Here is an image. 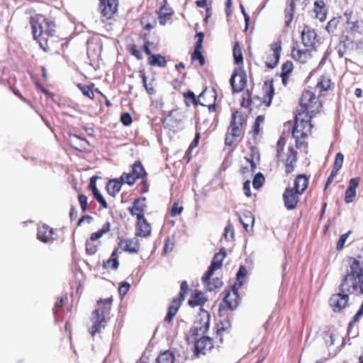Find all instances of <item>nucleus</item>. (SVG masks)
<instances>
[{
    "instance_id": "21",
    "label": "nucleus",
    "mask_w": 363,
    "mask_h": 363,
    "mask_svg": "<svg viewBox=\"0 0 363 363\" xmlns=\"http://www.w3.org/2000/svg\"><path fill=\"white\" fill-rule=\"evenodd\" d=\"M151 233V226L144 218L137 220L136 235L140 237H147Z\"/></svg>"
},
{
    "instance_id": "52",
    "label": "nucleus",
    "mask_w": 363,
    "mask_h": 363,
    "mask_svg": "<svg viewBox=\"0 0 363 363\" xmlns=\"http://www.w3.org/2000/svg\"><path fill=\"white\" fill-rule=\"evenodd\" d=\"M130 287V284H128V282H123L118 289L120 295L122 296H125L127 294V292L128 291Z\"/></svg>"
},
{
    "instance_id": "56",
    "label": "nucleus",
    "mask_w": 363,
    "mask_h": 363,
    "mask_svg": "<svg viewBox=\"0 0 363 363\" xmlns=\"http://www.w3.org/2000/svg\"><path fill=\"white\" fill-rule=\"evenodd\" d=\"M359 181L360 179L358 177L351 179L347 189L356 191V189L359 184Z\"/></svg>"
},
{
    "instance_id": "39",
    "label": "nucleus",
    "mask_w": 363,
    "mask_h": 363,
    "mask_svg": "<svg viewBox=\"0 0 363 363\" xmlns=\"http://www.w3.org/2000/svg\"><path fill=\"white\" fill-rule=\"evenodd\" d=\"M264 182V177L261 173H257L252 182L253 187L256 189L260 188Z\"/></svg>"
},
{
    "instance_id": "8",
    "label": "nucleus",
    "mask_w": 363,
    "mask_h": 363,
    "mask_svg": "<svg viewBox=\"0 0 363 363\" xmlns=\"http://www.w3.org/2000/svg\"><path fill=\"white\" fill-rule=\"evenodd\" d=\"M230 82L233 92L242 91L247 84V77L244 70L240 67L235 68Z\"/></svg>"
},
{
    "instance_id": "28",
    "label": "nucleus",
    "mask_w": 363,
    "mask_h": 363,
    "mask_svg": "<svg viewBox=\"0 0 363 363\" xmlns=\"http://www.w3.org/2000/svg\"><path fill=\"white\" fill-rule=\"evenodd\" d=\"M89 187L92 191V193L94 196V198L101 203V205L104 208H108V204L103 197V196L100 194L99 191L97 189L95 183L93 182V180L91 181L89 184Z\"/></svg>"
},
{
    "instance_id": "26",
    "label": "nucleus",
    "mask_w": 363,
    "mask_h": 363,
    "mask_svg": "<svg viewBox=\"0 0 363 363\" xmlns=\"http://www.w3.org/2000/svg\"><path fill=\"white\" fill-rule=\"evenodd\" d=\"M314 12L315 17L320 21H323L326 18L325 5L323 0H317L314 3Z\"/></svg>"
},
{
    "instance_id": "15",
    "label": "nucleus",
    "mask_w": 363,
    "mask_h": 363,
    "mask_svg": "<svg viewBox=\"0 0 363 363\" xmlns=\"http://www.w3.org/2000/svg\"><path fill=\"white\" fill-rule=\"evenodd\" d=\"M301 37L303 45L306 48L313 49L316 40V33L315 30L306 26L302 31Z\"/></svg>"
},
{
    "instance_id": "47",
    "label": "nucleus",
    "mask_w": 363,
    "mask_h": 363,
    "mask_svg": "<svg viewBox=\"0 0 363 363\" xmlns=\"http://www.w3.org/2000/svg\"><path fill=\"white\" fill-rule=\"evenodd\" d=\"M247 274V269L245 267L241 266L237 273V280L239 282L240 285H242V279H244V277Z\"/></svg>"
},
{
    "instance_id": "23",
    "label": "nucleus",
    "mask_w": 363,
    "mask_h": 363,
    "mask_svg": "<svg viewBox=\"0 0 363 363\" xmlns=\"http://www.w3.org/2000/svg\"><path fill=\"white\" fill-rule=\"evenodd\" d=\"M238 291L235 289H233L231 291H228L226 294L223 299V302L230 309L232 310L238 306Z\"/></svg>"
},
{
    "instance_id": "43",
    "label": "nucleus",
    "mask_w": 363,
    "mask_h": 363,
    "mask_svg": "<svg viewBox=\"0 0 363 363\" xmlns=\"http://www.w3.org/2000/svg\"><path fill=\"white\" fill-rule=\"evenodd\" d=\"M78 87L80 89L84 96L90 99L94 97V94L90 86L78 84Z\"/></svg>"
},
{
    "instance_id": "41",
    "label": "nucleus",
    "mask_w": 363,
    "mask_h": 363,
    "mask_svg": "<svg viewBox=\"0 0 363 363\" xmlns=\"http://www.w3.org/2000/svg\"><path fill=\"white\" fill-rule=\"evenodd\" d=\"M343 160V155L340 152H338L335 156L333 169L339 171L342 166Z\"/></svg>"
},
{
    "instance_id": "61",
    "label": "nucleus",
    "mask_w": 363,
    "mask_h": 363,
    "mask_svg": "<svg viewBox=\"0 0 363 363\" xmlns=\"http://www.w3.org/2000/svg\"><path fill=\"white\" fill-rule=\"evenodd\" d=\"M131 53L138 60H141L143 58V55L141 52L139 50H138L135 46H133L131 48Z\"/></svg>"
},
{
    "instance_id": "38",
    "label": "nucleus",
    "mask_w": 363,
    "mask_h": 363,
    "mask_svg": "<svg viewBox=\"0 0 363 363\" xmlns=\"http://www.w3.org/2000/svg\"><path fill=\"white\" fill-rule=\"evenodd\" d=\"M264 117L263 116L260 115L257 117L255 124H254V129H253L255 135H259L261 133L262 128L260 126L264 123Z\"/></svg>"
},
{
    "instance_id": "16",
    "label": "nucleus",
    "mask_w": 363,
    "mask_h": 363,
    "mask_svg": "<svg viewBox=\"0 0 363 363\" xmlns=\"http://www.w3.org/2000/svg\"><path fill=\"white\" fill-rule=\"evenodd\" d=\"M313 50L309 48L305 49L294 48L291 55L294 60L299 61L301 63H305L311 58Z\"/></svg>"
},
{
    "instance_id": "37",
    "label": "nucleus",
    "mask_w": 363,
    "mask_h": 363,
    "mask_svg": "<svg viewBox=\"0 0 363 363\" xmlns=\"http://www.w3.org/2000/svg\"><path fill=\"white\" fill-rule=\"evenodd\" d=\"M133 173L135 177L138 178H142L145 174V172L140 162H135L133 167Z\"/></svg>"
},
{
    "instance_id": "53",
    "label": "nucleus",
    "mask_w": 363,
    "mask_h": 363,
    "mask_svg": "<svg viewBox=\"0 0 363 363\" xmlns=\"http://www.w3.org/2000/svg\"><path fill=\"white\" fill-rule=\"evenodd\" d=\"M121 121L125 125H129L132 123V117L128 113H124L121 116Z\"/></svg>"
},
{
    "instance_id": "1",
    "label": "nucleus",
    "mask_w": 363,
    "mask_h": 363,
    "mask_svg": "<svg viewBox=\"0 0 363 363\" xmlns=\"http://www.w3.org/2000/svg\"><path fill=\"white\" fill-rule=\"evenodd\" d=\"M339 293L330 298V305L335 312L344 308L349 301V294H363V264L354 258L347 261L345 275L339 286Z\"/></svg>"
},
{
    "instance_id": "3",
    "label": "nucleus",
    "mask_w": 363,
    "mask_h": 363,
    "mask_svg": "<svg viewBox=\"0 0 363 363\" xmlns=\"http://www.w3.org/2000/svg\"><path fill=\"white\" fill-rule=\"evenodd\" d=\"M30 23L35 39L40 38L46 40L48 37L52 36L55 32V23L41 14L31 16Z\"/></svg>"
},
{
    "instance_id": "11",
    "label": "nucleus",
    "mask_w": 363,
    "mask_h": 363,
    "mask_svg": "<svg viewBox=\"0 0 363 363\" xmlns=\"http://www.w3.org/2000/svg\"><path fill=\"white\" fill-rule=\"evenodd\" d=\"M299 195L301 194H298L294 189H286L283 194V199L287 209L293 210L296 207Z\"/></svg>"
},
{
    "instance_id": "22",
    "label": "nucleus",
    "mask_w": 363,
    "mask_h": 363,
    "mask_svg": "<svg viewBox=\"0 0 363 363\" xmlns=\"http://www.w3.org/2000/svg\"><path fill=\"white\" fill-rule=\"evenodd\" d=\"M208 94V91L206 90L201 93L199 96L198 100L196 99V96L193 91H189L186 93L184 94V96L186 99V106H190V104L196 105L198 104L201 106H205V104L202 102V99L205 97V96Z\"/></svg>"
},
{
    "instance_id": "46",
    "label": "nucleus",
    "mask_w": 363,
    "mask_h": 363,
    "mask_svg": "<svg viewBox=\"0 0 363 363\" xmlns=\"http://www.w3.org/2000/svg\"><path fill=\"white\" fill-rule=\"evenodd\" d=\"M141 23L143 25V28L145 30H151L156 25V21L152 19L151 21H147L145 17H143L141 19Z\"/></svg>"
},
{
    "instance_id": "36",
    "label": "nucleus",
    "mask_w": 363,
    "mask_h": 363,
    "mask_svg": "<svg viewBox=\"0 0 363 363\" xmlns=\"http://www.w3.org/2000/svg\"><path fill=\"white\" fill-rule=\"evenodd\" d=\"M203 284L206 285L208 291H213L215 289L221 287L223 282L220 279L216 278L213 279L212 281H210L208 279L206 283Z\"/></svg>"
},
{
    "instance_id": "13",
    "label": "nucleus",
    "mask_w": 363,
    "mask_h": 363,
    "mask_svg": "<svg viewBox=\"0 0 363 363\" xmlns=\"http://www.w3.org/2000/svg\"><path fill=\"white\" fill-rule=\"evenodd\" d=\"M119 247L131 254H137L140 250V242L136 238L132 239H123L118 243Z\"/></svg>"
},
{
    "instance_id": "35",
    "label": "nucleus",
    "mask_w": 363,
    "mask_h": 363,
    "mask_svg": "<svg viewBox=\"0 0 363 363\" xmlns=\"http://www.w3.org/2000/svg\"><path fill=\"white\" fill-rule=\"evenodd\" d=\"M233 57L235 62L237 65H240L242 63L243 57L242 53L241 50V48L238 43H235L233 47Z\"/></svg>"
},
{
    "instance_id": "50",
    "label": "nucleus",
    "mask_w": 363,
    "mask_h": 363,
    "mask_svg": "<svg viewBox=\"0 0 363 363\" xmlns=\"http://www.w3.org/2000/svg\"><path fill=\"white\" fill-rule=\"evenodd\" d=\"M350 233V232H348L347 233L342 234L340 236V239H339V240H338V242L337 243V247H337V250H340L342 249V247H343V246H344V245H345V242H346V240H347V239L348 238V235H349Z\"/></svg>"
},
{
    "instance_id": "32",
    "label": "nucleus",
    "mask_w": 363,
    "mask_h": 363,
    "mask_svg": "<svg viewBox=\"0 0 363 363\" xmlns=\"http://www.w3.org/2000/svg\"><path fill=\"white\" fill-rule=\"evenodd\" d=\"M118 252V250L115 249L114 251L111 254V259H108L104 263V267L111 268L112 269H118V265H119V262H118V257H117Z\"/></svg>"
},
{
    "instance_id": "27",
    "label": "nucleus",
    "mask_w": 363,
    "mask_h": 363,
    "mask_svg": "<svg viewBox=\"0 0 363 363\" xmlns=\"http://www.w3.org/2000/svg\"><path fill=\"white\" fill-rule=\"evenodd\" d=\"M149 64L152 66L164 67L167 65V61L164 57L161 55H150Z\"/></svg>"
},
{
    "instance_id": "54",
    "label": "nucleus",
    "mask_w": 363,
    "mask_h": 363,
    "mask_svg": "<svg viewBox=\"0 0 363 363\" xmlns=\"http://www.w3.org/2000/svg\"><path fill=\"white\" fill-rule=\"evenodd\" d=\"M183 211L182 206H179L178 203H174L171 209V216H175L179 215Z\"/></svg>"
},
{
    "instance_id": "19",
    "label": "nucleus",
    "mask_w": 363,
    "mask_h": 363,
    "mask_svg": "<svg viewBox=\"0 0 363 363\" xmlns=\"http://www.w3.org/2000/svg\"><path fill=\"white\" fill-rule=\"evenodd\" d=\"M271 51L273 52V60L271 62H267L266 65L269 68H274L278 63L281 50V42L277 40L270 45Z\"/></svg>"
},
{
    "instance_id": "24",
    "label": "nucleus",
    "mask_w": 363,
    "mask_h": 363,
    "mask_svg": "<svg viewBox=\"0 0 363 363\" xmlns=\"http://www.w3.org/2000/svg\"><path fill=\"white\" fill-rule=\"evenodd\" d=\"M296 162V152L292 147H289V154L285 160L286 174H289L294 171V163Z\"/></svg>"
},
{
    "instance_id": "64",
    "label": "nucleus",
    "mask_w": 363,
    "mask_h": 363,
    "mask_svg": "<svg viewBox=\"0 0 363 363\" xmlns=\"http://www.w3.org/2000/svg\"><path fill=\"white\" fill-rule=\"evenodd\" d=\"M337 170L333 169L325 185V188L333 182L334 177L336 176L337 173Z\"/></svg>"
},
{
    "instance_id": "33",
    "label": "nucleus",
    "mask_w": 363,
    "mask_h": 363,
    "mask_svg": "<svg viewBox=\"0 0 363 363\" xmlns=\"http://www.w3.org/2000/svg\"><path fill=\"white\" fill-rule=\"evenodd\" d=\"M295 9V0H289V4L285 9L286 24L289 25L294 18V11Z\"/></svg>"
},
{
    "instance_id": "9",
    "label": "nucleus",
    "mask_w": 363,
    "mask_h": 363,
    "mask_svg": "<svg viewBox=\"0 0 363 363\" xmlns=\"http://www.w3.org/2000/svg\"><path fill=\"white\" fill-rule=\"evenodd\" d=\"M185 119L184 113L179 109H173L162 119V123L171 128L181 127Z\"/></svg>"
},
{
    "instance_id": "10",
    "label": "nucleus",
    "mask_w": 363,
    "mask_h": 363,
    "mask_svg": "<svg viewBox=\"0 0 363 363\" xmlns=\"http://www.w3.org/2000/svg\"><path fill=\"white\" fill-rule=\"evenodd\" d=\"M226 256L225 249H220V252L215 255L213 261L207 272L202 277L203 283H206L211 276L214 274L215 270L218 269L221 267L223 259Z\"/></svg>"
},
{
    "instance_id": "12",
    "label": "nucleus",
    "mask_w": 363,
    "mask_h": 363,
    "mask_svg": "<svg viewBox=\"0 0 363 363\" xmlns=\"http://www.w3.org/2000/svg\"><path fill=\"white\" fill-rule=\"evenodd\" d=\"M118 0H101V13L106 19L111 18L118 10Z\"/></svg>"
},
{
    "instance_id": "62",
    "label": "nucleus",
    "mask_w": 363,
    "mask_h": 363,
    "mask_svg": "<svg viewBox=\"0 0 363 363\" xmlns=\"http://www.w3.org/2000/svg\"><path fill=\"white\" fill-rule=\"evenodd\" d=\"M243 191H244V193L247 196H251V193H250V181H246L244 184H243Z\"/></svg>"
},
{
    "instance_id": "29",
    "label": "nucleus",
    "mask_w": 363,
    "mask_h": 363,
    "mask_svg": "<svg viewBox=\"0 0 363 363\" xmlns=\"http://www.w3.org/2000/svg\"><path fill=\"white\" fill-rule=\"evenodd\" d=\"M174 355L172 352L165 351L157 357L155 363H174Z\"/></svg>"
},
{
    "instance_id": "63",
    "label": "nucleus",
    "mask_w": 363,
    "mask_h": 363,
    "mask_svg": "<svg viewBox=\"0 0 363 363\" xmlns=\"http://www.w3.org/2000/svg\"><path fill=\"white\" fill-rule=\"evenodd\" d=\"M285 142L284 138H280L277 142V157H280V152L283 150V147L284 146Z\"/></svg>"
},
{
    "instance_id": "57",
    "label": "nucleus",
    "mask_w": 363,
    "mask_h": 363,
    "mask_svg": "<svg viewBox=\"0 0 363 363\" xmlns=\"http://www.w3.org/2000/svg\"><path fill=\"white\" fill-rule=\"evenodd\" d=\"M79 202L80 203L82 210L85 211L87 208V198L83 194L79 195Z\"/></svg>"
},
{
    "instance_id": "18",
    "label": "nucleus",
    "mask_w": 363,
    "mask_h": 363,
    "mask_svg": "<svg viewBox=\"0 0 363 363\" xmlns=\"http://www.w3.org/2000/svg\"><path fill=\"white\" fill-rule=\"evenodd\" d=\"M53 229L46 225H40L38 228L37 238L43 242H49L53 240Z\"/></svg>"
},
{
    "instance_id": "49",
    "label": "nucleus",
    "mask_w": 363,
    "mask_h": 363,
    "mask_svg": "<svg viewBox=\"0 0 363 363\" xmlns=\"http://www.w3.org/2000/svg\"><path fill=\"white\" fill-rule=\"evenodd\" d=\"M224 236L227 240H230L233 238L234 230L231 225H228L225 227Z\"/></svg>"
},
{
    "instance_id": "42",
    "label": "nucleus",
    "mask_w": 363,
    "mask_h": 363,
    "mask_svg": "<svg viewBox=\"0 0 363 363\" xmlns=\"http://www.w3.org/2000/svg\"><path fill=\"white\" fill-rule=\"evenodd\" d=\"M293 70V63L291 61H286L283 64L281 67V74L284 75H289Z\"/></svg>"
},
{
    "instance_id": "14",
    "label": "nucleus",
    "mask_w": 363,
    "mask_h": 363,
    "mask_svg": "<svg viewBox=\"0 0 363 363\" xmlns=\"http://www.w3.org/2000/svg\"><path fill=\"white\" fill-rule=\"evenodd\" d=\"M213 347L212 340L207 337L200 338L195 345V354L197 357L201 354H206Z\"/></svg>"
},
{
    "instance_id": "59",
    "label": "nucleus",
    "mask_w": 363,
    "mask_h": 363,
    "mask_svg": "<svg viewBox=\"0 0 363 363\" xmlns=\"http://www.w3.org/2000/svg\"><path fill=\"white\" fill-rule=\"evenodd\" d=\"M337 21L335 19H333L328 23L326 30L328 31V33L333 32L334 29L337 26Z\"/></svg>"
},
{
    "instance_id": "30",
    "label": "nucleus",
    "mask_w": 363,
    "mask_h": 363,
    "mask_svg": "<svg viewBox=\"0 0 363 363\" xmlns=\"http://www.w3.org/2000/svg\"><path fill=\"white\" fill-rule=\"evenodd\" d=\"M206 299L204 295L201 291H196L189 300V304L191 306H197L202 305L205 302Z\"/></svg>"
},
{
    "instance_id": "4",
    "label": "nucleus",
    "mask_w": 363,
    "mask_h": 363,
    "mask_svg": "<svg viewBox=\"0 0 363 363\" xmlns=\"http://www.w3.org/2000/svg\"><path fill=\"white\" fill-rule=\"evenodd\" d=\"M112 298H108L104 300H99L97 302V308L94 310L91 316L93 325L89 329L92 336L96 333H100L101 329L105 327V317L111 310Z\"/></svg>"
},
{
    "instance_id": "17",
    "label": "nucleus",
    "mask_w": 363,
    "mask_h": 363,
    "mask_svg": "<svg viewBox=\"0 0 363 363\" xmlns=\"http://www.w3.org/2000/svg\"><path fill=\"white\" fill-rule=\"evenodd\" d=\"M196 38L197 39L195 45V49L192 54L191 58L193 60H198L199 61L200 65H204V57L201 53L202 48V43L204 38V34L202 32L198 33L196 35Z\"/></svg>"
},
{
    "instance_id": "20",
    "label": "nucleus",
    "mask_w": 363,
    "mask_h": 363,
    "mask_svg": "<svg viewBox=\"0 0 363 363\" xmlns=\"http://www.w3.org/2000/svg\"><path fill=\"white\" fill-rule=\"evenodd\" d=\"M145 208V199H136L133 202L132 207L129 208V211L133 216H136L137 219L144 218V211Z\"/></svg>"
},
{
    "instance_id": "5",
    "label": "nucleus",
    "mask_w": 363,
    "mask_h": 363,
    "mask_svg": "<svg viewBox=\"0 0 363 363\" xmlns=\"http://www.w3.org/2000/svg\"><path fill=\"white\" fill-rule=\"evenodd\" d=\"M244 118L241 113L236 111L233 113L232 120L228 128L225 142L227 145H232L235 140L241 135Z\"/></svg>"
},
{
    "instance_id": "44",
    "label": "nucleus",
    "mask_w": 363,
    "mask_h": 363,
    "mask_svg": "<svg viewBox=\"0 0 363 363\" xmlns=\"http://www.w3.org/2000/svg\"><path fill=\"white\" fill-rule=\"evenodd\" d=\"M356 196V191L347 189L345 191V201L347 203L352 202Z\"/></svg>"
},
{
    "instance_id": "58",
    "label": "nucleus",
    "mask_w": 363,
    "mask_h": 363,
    "mask_svg": "<svg viewBox=\"0 0 363 363\" xmlns=\"http://www.w3.org/2000/svg\"><path fill=\"white\" fill-rule=\"evenodd\" d=\"M142 78H143V85H144L146 91L148 92V94H154L155 93L154 89L152 87L148 86V85L147 84V77L145 74H142Z\"/></svg>"
},
{
    "instance_id": "60",
    "label": "nucleus",
    "mask_w": 363,
    "mask_h": 363,
    "mask_svg": "<svg viewBox=\"0 0 363 363\" xmlns=\"http://www.w3.org/2000/svg\"><path fill=\"white\" fill-rule=\"evenodd\" d=\"M240 10H241L242 13V14H243V16H244L245 22V30H247V27H248L249 21H250V16H249V15L246 13V11H245V10L244 6H243L242 4H240Z\"/></svg>"
},
{
    "instance_id": "34",
    "label": "nucleus",
    "mask_w": 363,
    "mask_h": 363,
    "mask_svg": "<svg viewBox=\"0 0 363 363\" xmlns=\"http://www.w3.org/2000/svg\"><path fill=\"white\" fill-rule=\"evenodd\" d=\"M122 182L117 180H111L107 184V191L111 195L118 193L122 186Z\"/></svg>"
},
{
    "instance_id": "7",
    "label": "nucleus",
    "mask_w": 363,
    "mask_h": 363,
    "mask_svg": "<svg viewBox=\"0 0 363 363\" xmlns=\"http://www.w3.org/2000/svg\"><path fill=\"white\" fill-rule=\"evenodd\" d=\"M264 86H265V88H264L265 89V96H264V99H261L259 96H255L252 99H250V100L248 99L246 101L245 99L243 98V100L242 102V106L247 107L250 104H257L259 105L264 104L265 106H267V107L269 106L271 104V102H272V99L273 98V95H274V88H273L272 83H269V84H267V83H265Z\"/></svg>"
},
{
    "instance_id": "45",
    "label": "nucleus",
    "mask_w": 363,
    "mask_h": 363,
    "mask_svg": "<svg viewBox=\"0 0 363 363\" xmlns=\"http://www.w3.org/2000/svg\"><path fill=\"white\" fill-rule=\"evenodd\" d=\"M91 239L88 240L86 242V251L89 255H94L97 251V247L92 243Z\"/></svg>"
},
{
    "instance_id": "55",
    "label": "nucleus",
    "mask_w": 363,
    "mask_h": 363,
    "mask_svg": "<svg viewBox=\"0 0 363 363\" xmlns=\"http://www.w3.org/2000/svg\"><path fill=\"white\" fill-rule=\"evenodd\" d=\"M240 220L241 223L243 225L244 228L247 230V228L249 225V222H254V218H252L251 216H245V219H243L242 217H240Z\"/></svg>"
},
{
    "instance_id": "25",
    "label": "nucleus",
    "mask_w": 363,
    "mask_h": 363,
    "mask_svg": "<svg viewBox=\"0 0 363 363\" xmlns=\"http://www.w3.org/2000/svg\"><path fill=\"white\" fill-rule=\"evenodd\" d=\"M308 184V179L304 174L298 175L294 182V191L302 194L306 189Z\"/></svg>"
},
{
    "instance_id": "2",
    "label": "nucleus",
    "mask_w": 363,
    "mask_h": 363,
    "mask_svg": "<svg viewBox=\"0 0 363 363\" xmlns=\"http://www.w3.org/2000/svg\"><path fill=\"white\" fill-rule=\"evenodd\" d=\"M300 105L302 111L296 114L295 124L292 135L296 139L297 145L301 144L304 139L311 133L312 125L311 124V116L310 113L318 111L320 104L315 94L311 91H305L301 98Z\"/></svg>"
},
{
    "instance_id": "48",
    "label": "nucleus",
    "mask_w": 363,
    "mask_h": 363,
    "mask_svg": "<svg viewBox=\"0 0 363 363\" xmlns=\"http://www.w3.org/2000/svg\"><path fill=\"white\" fill-rule=\"evenodd\" d=\"M73 139L76 140V143H79V147H76V149H86V145H88V142L86 140L77 135H74Z\"/></svg>"
},
{
    "instance_id": "51",
    "label": "nucleus",
    "mask_w": 363,
    "mask_h": 363,
    "mask_svg": "<svg viewBox=\"0 0 363 363\" xmlns=\"http://www.w3.org/2000/svg\"><path fill=\"white\" fill-rule=\"evenodd\" d=\"M330 86V80L328 79H323L318 83L317 87L324 91L328 90Z\"/></svg>"
},
{
    "instance_id": "6",
    "label": "nucleus",
    "mask_w": 363,
    "mask_h": 363,
    "mask_svg": "<svg viewBox=\"0 0 363 363\" xmlns=\"http://www.w3.org/2000/svg\"><path fill=\"white\" fill-rule=\"evenodd\" d=\"M187 290H188L187 282L186 281H183L180 286L179 298H174L172 301V304L169 306L168 313L164 318V321H166L167 323L172 322L173 318L177 313V311L179 310V308L180 307L181 303L185 298V294H186Z\"/></svg>"
},
{
    "instance_id": "40",
    "label": "nucleus",
    "mask_w": 363,
    "mask_h": 363,
    "mask_svg": "<svg viewBox=\"0 0 363 363\" xmlns=\"http://www.w3.org/2000/svg\"><path fill=\"white\" fill-rule=\"evenodd\" d=\"M136 179L137 178L135 177L133 173L123 174L121 177L122 183H126L129 185L133 184L135 182Z\"/></svg>"
},
{
    "instance_id": "31",
    "label": "nucleus",
    "mask_w": 363,
    "mask_h": 363,
    "mask_svg": "<svg viewBox=\"0 0 363 363\" xmlns=\"http://www.w3.org/2000/svg\"><path fill=\"white\" fill-rule=\"evenodd\" d=\"M111 230V223L110 222H106L104 225L102 226V228L99 230L97 232L94 233L91 235V237L89 239H91V241H95L99 238H101L104 234L109 232Z\"/></svg>"
}]
</instances>
